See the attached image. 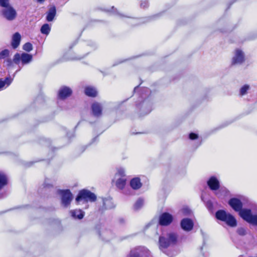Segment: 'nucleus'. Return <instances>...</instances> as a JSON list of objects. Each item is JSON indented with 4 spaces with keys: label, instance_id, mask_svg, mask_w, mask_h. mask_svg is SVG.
Segmentation results:
<instances>
[{
    "label": "nucleus",
    "instance_id": "nucleus-1",
    "mask_svg": "<svg viewBox=\"0 0 257 257\" xmlns=\"http://www.w3.org/2000/svg\"><path fill=\"white\" fill-rule=\"evenodd\" d=\"M229 205L236 212H238L240 217L247 223L257 226V204L250 202L249 206L251 208H242L243 204L237 198H230L228 202Z\"/></svg>",
    "mask_w": 257,
    "mask_h": 257
},
{
    "label": "nucleus",
    "instance_id": "nucleus-2",
    "mask_svg": "<svg viewBox=\"0 0 257 257\" xmlns=\"http://www.w3.org/2000/svg\"><path fill=\"white\" fill-rule=\"evenodd\" d=\"M136 101V111L139 116L148 114L153 109V98L150 89L144 88L139 92Z\"/></svg>",
    "mask_w": 257,
    "mask_h": 257
},
{
    "label": "nucleus",
    "instance_id": "nucleus-3",
    "mask_svg": "<svg viewBox=\"0 0 257 257\" xmlns=\"http://www.w3.org/2000/svg\"><path fill=\"white\" fill-rule=\"evenodd\" d=\"M178 237V234L176 233L171 231L163 233L159 237V243L160 249L170 257L175 256L177 254V252L167 250V248L177 244Z\"/></svg>",
    "mask_w": 257,
    "mask_h": 257
},
{
    "label": "nucleus",
    "instance_id": "nucleus-4",
    "mask_svg": "<svg viewBox=\"0 0 257 257\" xmlns=\"http://www.w3.org/2000/svg\"><path fill=\"white\" fill-rule=\"evenodd\" d=\"M32 59L33 56L31 54L23 53L20 55L18 53H16L13 57V62L15 64L19 65V69L14 73L13 77H15V74L22 69L23 66L29 64Z\"/></svg>",
    "mask_w": 257,
    "mask_h": 257
},
{
    "label": "nucleus",
    "instance_id": "nucleus-5",
    "mask_svg": "<svg viewBox=\"0 0 257 257\" xmlns=\"http://www.w3.org/2000/svg\"><path fill=\"white\" fill-rule=\"evenodd\" d=\"M216 218L222 221L225 222L230 227H235L237 225L235 217L229 213H227L224 210H219L215 213Z\"/></svg>",
    "mask_w": 257,
    "mask_h": 257
},
{
    "label": "nucleus",
    "instance_id": "nucleus-6",
    "mask_svg": "<svg viewBox=\"0 0 257 257\" xmlns=\"http://www.w3.org/2000/svg\"><path fill=\"white\" fill-rule=\"evenodd\" d=\"M126 179L125 178V171L124 169L119 168L117 169V172L115 174L113 182L115 181V184L116 187L122 190L124 188L126 184Z\"/></svg>",
    "mask_w": 257,
    "mask_h": 257
},
{
    "label": "nucleus",
    "instance_id": "nucleus-7",
    "mask_svg": "<svg viewBox=\"0 0 257 257\" xmlns=\"http://www.w3.org/2000/svg\"><path fill=\"white\" fill-rule=\"evenodd\" d=\"M57 193L61 196V205L65 208L69 206L73 200V195L69 189H58Z\"/></svg>",
    "mask_w": 257,
    "mask_h": 257
},
{
    "label": "nucleus",
    "instance_id": "nucleus-8",
    "mask_svg": "<svg viewBox=\"0 0 257 257\" xmlns=\"http://www.w3.org/2000/svg\"><path fill=\"white\" fill-rule=\"evenodd\" d=\"M75 200L77 202L82 200L85 202H94L96 200V196L89 190L83 189L79 192Z\"/></svg>",
    "mask_w": 257,
    "mask_h": 257
},
{
    "label": "nucleus",
    "instance_id": "nucleus-9",
    "mask_svg": "<svg viewBox=\"0 0 257 257\" xmlns=\"http://www.w3.org/2000/svg\"><path fill=\"white\" fill-rule=\"evenodd\" d=\"M117 14L120 18L125 17V18H130V21L127 22V23H128L129 24L133 26H138V25H141L142 24L149 22L151 20L153 19L154 18H155L156 17H158L160 15V14H157V15H155L151 16V17H146V18H142V19H137V18H131L128 16H124V15H123L121 14H119V13H117Z\"/></svg>",
    "mask_w": 257,
    "mask_h": 257
},
{
    "label": "nucleus",
    "instance_id": "nucleus-10",
    "mask_svg": "<svg viewBox=\"0 0 257 257\" xmlns=\"http://www.w3.org/2000/svg\"><path fill=\"white\" fill-rule=\"evenodd\" d=\"M150 254L149 250L145 246H137L131 250L126 257H143L149 256Z\"/></svg>",
    "mask_w": 257,
    "mask_h": 257
},
{
    "label": "nucleus",
    "instance_id": "nucleus-11",
    "mask_svg": "<svg viewBox=\"0 0 257 257\" xmlns=\"http://www.w3.org/2000/svg\"><path fill=\"white\" fill-rule=\"evenodd\" d=\"M1 13L5 19L10 22L14 21L17 17V13L12 6L3 9Z\"/></svg>",
    "mask_w": 257,
    "mask_h": 257
},
{
    "label": "nucleus",
    "instance_id": "nucleus-12",
    "mask_svg": "<svg viewBox=\"0 0 257 257\" xmlns=\"http://www.w3.org/2000/svg\"><path fill=\"white\" fill-rule=\"evenodd\" d=\"M72 89L69 87L63 86L60 87L58 93V98L64 100L71 95Z\"/></svg>",
    "mask_w": 257,
    "mask_h": 257
},
{
    "label": "nucleus",
    "instance_id": "nucleus-13",
    "mask_svg": "<svg viewBox=\"0 0 257 257\" xmlns=\"http://www.w3.org/2000/svg\"><path fill=\"white\" fill-rule=\"evenodd\" d=\"M244 61V54L243 52L239 50L236 49L234 55L232 59V65L241 64Z\"/></svg>",
    "mask_w": 257,
    "mask_h": 257
},
{
    "label": "nucleus",
    "instance_id": "nucleus-14",
    "mask_svg": "<svg viewBox=\"0 0 257 257\" xmlns=\"http://www.w3.org/2000/svg\"><path fill=\"white\" fill-rule=\"evenodd\" d=\"M180 226L183 230L188 232L193 229L194 223L191 219L185 218L181 220Z\"/></svg>",
    "mask_w": 257,
    "mask_h": 257
},
{
    "label": "nucleus",
    "instance_id": "nucleus-15",
    "mask_svg": "<svg viewBox=\"0 0 257 257\" xmlns=\"http://www.w3.org/2000/svg\"><path fill=\"white\" fill-rule=\"evenodd\" d=\"M173 221V216L167 212L162 213L159 217V224L163 226H167Z\"/></svg>",
    "mask_w": 257,
    "mask_h": 257
},
{
    "label": "nucleus",
    "instance_id": "nucleus-16",
    "mask_svg": "<svg viewBox=\"0 0 257 257\" xmlns=\"http://www.w3.org/2000/svg\"><path fill=\"white\" fill-rule=\"evenodd\" d=\"M42 186V188H41L38 190V192L42 194H47L54 190L53 185L49 183L48 179L45 180Z\"/></svg>",
    "mask_w": 257,
    "mask_h": 257
},
{
    "label": "nucleus",
    "instance_id": "nucleus-17",
    "mask_svg": "<svg viewBox=\"0 0 257 257\" xmlns=\"http://www.w3.org/2000/svg\"><path fill=\"white\" fill-rule=\"evenodd\" d=\"M209 189L212 191L217 190L220 187V183L216 177L211 176L207 182Z\"/></svg>",
    "mask_w": 257,
    "mask_h": 257
},
{
    "label": "nucleus",
    "instance_id": "nucleus-18",
    "mask_svg": "<svg viewBox=\"0 0 257 257\" xmlns=\"http://www.w3.org/2000/svg\"><path fill=\"white\" fill-rule=\"evenodd\" d=\"M99 235L102 240L108 241L111 239L113 237L114 235L112 231L106 228H103L99 232Z\"/></svg>",
    "mask_w": 257,
    "mask_h": 257
},
{
    "label": "nucleus",
    "instance_id": "nucleus-19",
    "mask_svg": "<svg viewBox=\"0 0 257 257\" xmlns=\"http://www.w3.org/2000/svg\"><path fill=\"white\" fill-rule=\"evenodd\" d=\"M92 114L96 117H99L102 115V107L101 105L97 102H94L91 105Z\"/></svg>",
    "mask_w": 257,
    "mask_h": 257
},
{
    "label": "nucleus",
    "instance_id": "nucleus-20",
    "mask_svg": "<svg viewBox=\"0 0 257 257\" xmlns=\"http://www.w3.org/2000/svg\"><path fill=\"white\" fill-rule=\"evenodd\" d=\"M21 36L19 33H15L12 37L11 46L14 49H17L20 45Z\"/></svg>",
    "mask_w": 257,
    "mask_h": 257
},
{
    "label": "nucleus",
    "instance_id": "nucleus-21",
    "mask_svg": "<svg viewBox=\"0 0 257 257\" xmlns=\"http://www.w3.org/2000/svg\"><path fill=\"white\" fill-rule=\"evenodd\" d=\"M71 216L74 219H82L85 215V212L81 209H75L70 211Z\"/></svg>",
    "mask_w": 257,
    "mask_h": 257
},
{
    "label": "nucleus",
    "instance_id": "nucleus-22",
    "mask_svg": "<svg viewBox=\"0 0 257 257\" xmlns=\"http://www.w3.org/2000/svg\"><path fill=\"white\" fill-rule=\"evenodd\" d=\"M56 15V9L55 6L50 7L47 13L46 20L48 22H52L54 19Z\"/></svg>",
    "mask_w": 257,
    "mask_h": 257
},
{
    "label": "nucleus",
    "instance_id": "nucleus-23",
    "mask_svg": "<svg viewBox=\"0 0 257 257\" xmlns=\"http://www.w3.org/2000/svg\"><path fill=\"white\" fill-rule=\"evenodd\" d=\"M130 186L134 190L140 189L142 186L140 179L138 177L132 179L130 181Z\"/></svg>",
    "mask_w": 257,
    "mask_h": 257
},
{
    "label": "nucleus",
    "instance_id": "nucleus-24",
    "mask_svg": "<svg viewBox=\"0 0 257 257\" xmlns=\"http://www.w3.org/2000/svg\"><path fill=\"white\" fill-rule=\"evenodd\" d=\"M8 184V177L3 172L0 171V190L3 189Z\"/></svg>",
    "mask_w": 257,
    "mask_h": 257
},
{
    "label": "nucleus",
    "instance_id": "nucleus-25",
    "mask_svg": "<svg viewBox=\"0 0 257 257\" xmlns=\"http://www.w3.org/2000/svg\"><path fill=\"white\" fill-rule=\"evenodd\" d=\"M13 77L11 78V77H7L5 78L4 80L2 78L0 79V89L3 88L4 86L6 85L7 87L9 86L13 80Z\"/></svg>",
    "mask_w": 257,
    "mask_h": 257
},
{
    "label": "nucleus",
    "instance_id": "nucleus-26",
    "mask_svg": "<svg viewBox=\"0 0 257 257\" xmlns=\"http://www.w3.org/2000/svg\"><path fill=\"white\" fill-rule=\"evenodd\" d=\"M85 94L90 97H95L97 95V91L96 89L92 87H86L85 88Z\"/></svg>",
    "mask_w": 257,
    "mask_h": 257
},
{
    "label": "nucleus",
    "instance_id": "nucleus-27",
    "mask_svg": "<svg viewBox=\"0 0 257 257\" xmlns=\"http://www.w3.org/2000/svg\"><path fill=\"white\" fill-rule=\"evenodd\" d=\"M103 205L105 209H111L114 207V205L111 199H103Z\"/></svg>",
    "mask_w": 257,
    "mask_h": 257
},
{
    "label": "nucleus",
    "instance_id": "nucleus-28",
    "mask_svg": "<svg viewBox=\"0 0 257 257\" xmlns=\"http://www.w3.org/2000/svg\"><path fill=\"white\" fill-rule=\"evenodd\" d=\"M250 89V86L248 84H245L242 86L239 89V95L242 96L247 94L248 91Z\"/></svg>",
    "mask_w": 257,
    "mask_h": 257
},
{
    "label": "nucleus",
    "instance_id": "nucleus-29",
    "mask_svg": "<svg viewBox=\"0 0 257 257\" xmlns=\"http://www.w3.org/2000/svg\"><path fill=\"white\" fill-rule=\"evenodd\" d=\"M51 30V28L48 24H44L41 28L40 31L42 34L48 35Z\"/></svg>",
    "mask_w": 257,
    "mask_h": 257
},
{
    "label": "nucleus",
    "instance_id": "nucleus-30",
    "mask_svg": "<svg viewBox=\"0 0 257 257\" xmlns=\"http://www.w3.org/2000/svg\"><path fill=\"white\" fill-rule=\"evenodd\" d=\"M144 205V200L142 198L138 199L134 205V209L138 210L140 209Z\"/></svg>",
    "mask_w": 257,
    "mask_h": 257
},
{
    "label": "nucleus",
    "instance_id": "nucleus-31",
    "mask_svg": "<svg viewBox=\"0 0 257 257\" xmlns=\"http://www.w3.org/2000/svg\"><path fill=\"white\" fill-rule=\"evenodd\" d=\"M201 198L202 200L204 201L205 206L209 210V211H210V212H212L213 211V205L212 202L210 200H208L206 201L204 200L202 197H201Z\"/></svg>",
    "mask_w": 257,
    "mask_h": 257
},
{
    "label": "nucleus",
    "instance_id": "nucleus-32",
    "mask_svg": "<svg viewBox=\"0 0 257 257\" xmlns=\"http://www.w3.org/2000/svg\"><path fill=\"white\" fill-rule=\"evenodd\" d=\"M10 55V51L8 49H4L0 52V59H4L8 57Z\"/></svg>",
    "mask_w": 257,
    "mask_h": 257
},
{
    "label": "nucleus",
    "instance_id": "nucleus-33",
    "mask_svg": "<svg viewBox=\"0 0 257 257\" xmlns=\"http://www.w3.org/2000/svg\"><path fill=\"white\" fill-rule=\"evenodd\" d=\"M23 49L27 51V52H30L33 49V45L31 43L28 42L25 43L23 46Z\"/></svg>",
    "mask_w": 257,
    "mask_h": 257
},
{
    "label": "nucleus",
    "instance_id": "nucleus-34",
    "mask_svg": "<svg viewBox=\"0 0 257 257\" xmlns=\"http://www.w3.org/2000/svg\"><path fill=\"white\" fill-rule=\"evenodd\" d=\"M10 0H0V7L3 9L11 6L9 3Z\"/></svg>",
    "mask_w": 257,
    "mask_h": 257
},
{
    "label": "nucleus",
    "instance_id": "nucleus-35",
    "mask_svg": "<svg viewBox=\"0 0 257 257\" xmlns=\"http://www.w3.org/2000/svg\"><path fill=\"white\" fill-rule=\"evenodd\" d=\"M40 144L44 145L47 147H49L51 144V142L48 139H46L45 138H42L40 140Z\"/></svg>",
    "mask_w": 257,
    "mask_h": 257
},
{
    "label": "nucleus",
    "instance_id": "nucleus-36",
    "mask_svg": "<svg viewBox=\"0 0 257 257\" xmlns=\"http://www.w3.org/2000/svg\"><path fill=\"white\" fill-rule=\"evenodd\" d=\"M140 7L142 8H147L149 7V2L148 0H140Z\"/></svg>",
    "mask_w": 257,
    "mask_h": 257
},
{
    "label": "nucleus",
    "instance_id": "nucleus-37",
    "mask_svg": "<svg viewBox=\"0 0 257 257\" xmlns=\"http://www.w3.org/2000/svg\"><path fill=\"white\" fill-rule=\"evenodd\" d=\"M236 232L239 235H241V236H244L246 233V230L243 227L238 228L236 230Z\"/></svg>",
    "mask_w": 257,
    "mask_h": 257
},
{
    "label": "nucleus",
    "instance_id": "nucleus-38",
    "mask_svg": "<svg viewBox=\"0 0 257 257\" xmlns=\"http://www.w3.org/2000/svg\"><path fill=\"white\" fill-rule=\"evenodd\" d=\"M181 212L184 215H189L191 213V210L188 207H184L181 209Z\"/></svg>",
    "mask_w": 257,
    "mask_h": 257
},
{
    "label": "nucleus",
    "instance_id": "nucleus-39",
    "mask_svg": "<svg viewBox=\"0 0 257 257\" xmlns=\"http://www.w3.org/2000/svg\"><path fill=\"white\" fill-rule=\"evenodd\" d=\"M198 137V135L194 133H191L189 135V138L192 140H196Z\"/></svg>",
    "mask_w": 257,
    "mask_h": 257
},
{
    "label": "nucleus",
    "instance_id": "nucleus-40",
    "mask_svg": "<svg viewBox=\"0 0 257 257\" xmlns=\"http://www.w3.org/2000/svg\"><path fill=\"white\" fill-rule=\"evenodd\" d=\"M5 63H6V65L8 67H10L12 66L13 62V60H12L11 59H7L5 61Z\"/></svg>",
    "mask_w": 257,
    "mask_h": 257
},
{
    "label": "nucleus",
    "instance_id": "nucleus-41",
    "mask_svg": "<svg viewBox=\"0 0 257 257\" xmlns=\"http://www.w3.org/2000/svg\"><path fill=\"white\" fill-rule=\"evenodd\" d=\"M89 45H90L93 50L96 49L97 47V44L94 42H90V44H89Z\"/></svg>",
    "mask_w": 257,
    "mask_h": 257
},
{
    "label": "nucleus",
    "instance_id": "nucleus-42",
    "mask_svg": "<svg viewBox=\"0 0 257 257\" xmlns=\"http://www.w3.org/2000/svg\"><path fill=\"white\" fill-rule=\"evenodd\" d=\"M66 136H67V137L69 139L72 138L74 137V134L73 133H68V132H67L66 133Z\"/></svg>",
    "mask_w": 257,
    "mask_h": 257
},
{
    "label": "nucleus",
    "instance_id": "nucleus-43",
    "mask_svg": "<svg viewBox=\"0 0 257 257\" xmlns=\"http://www.w3.org/2000/svg\"><path fill=\"white\" fill-rule=\"evenodd\" d=\"M98 136H96V137H94V138H93V139L91 140V141L90 143L89 144V145H90L91 144H92V143H93L94 142H95V141H97V140H98Z\"/></svg>",
    "mask_w": 257,
    "mask_h": 257
},
{
    "label": "nucleus",
    "instance_id": "nucleus-44",
    "mask_svg": "<svg viewBox=\"0 0 257 257\" xmlns=\"http://www.w3.org/2000/svg\"><path fill=\"white\" fill-rule=\"evenodd\" d=\"M7 196V193L6 192H3L0 193V199L4 198Z\"/></svg>",
    "mask_w": 257,
    "mask_h": 257
},
{
    "label": "nucleus",
    "instance_id": "nucleus-45",
    "mask_svg": "<svg viewBox=\"0 0 257 257\" xmlns=\"http://www.w3.org/2000/svg\"><path fill=\"white\" fill-rule=\"evenodd\" d=\"M84 56H83V57H75V58H72V60H80L81 59H82L83 58H84Z\"/></svg>",
    "mask_w": 257,
    "mask_h": 257
},
{
    "label": "nucleus",
    "instance_id": "nucleus-46",
    "mask_svg": "<svg viewBox=\"0 0 257 257\" xmlns=\"http://www.w3.org/2000/svg\"><path fill=\"white\" fill-rule=\"evenodd\" d=\"M139 89V85L135 87V88L134 89V92H136Z\"/></svg>",
    "mask_w": 257,
    "mask_h": 257
},
{
    "label": "nucleus",
    "instance_id": "nucleus-47",
    "mask_svg": "<svg viewBox=\"0 0 257 257\" xmlns=\"http://www.w3.org/2000/svg\"><path fill=\"white\" fill-rule=\"evenodd\" d=\"M87 147V146H83L81 148L82 149V152H84L85 151V150L86 149Z\"/></svg>",
    "mask_w": 257,
    "mask_h": 257
},
{
    "label": "nucleus",
    "instance_id": "nucleus-48",
    "mask_svg": "<svg viewBox=\"0 0 257 257\" xmlns=\"http://www.w3.org/2000/svg\"><path fill=\"white\" fill-rule=\"evenodd\" d=\"M45 0H37V1L39 3H42Z\"/></svg>",
    "mask_w": 257,
    "mask_h": 257
},
{
    "label": "nucleus",
    "instance_id": "nucleus-49",
    "mask_svg": "<svg viewBox=\"0 0 257 257\" xmlns=\"http://www.w3.org/2000/svg\"><path fill=\"white\" fill-rule=\"evenodd\" d=\"M228 124V123L226 124L223 125H222L221 127H224V126H227Z\"/></svg>",
    "mask_w": 257,
    "mask_h": 257
},
{
    "label": "nucleus",
    "instance_id": "nucleus-50",
    "mask_svg": "<svg viewBox=\"0 0 257 257\" xmlns=\"http://www.w3.org/2000/svg\"><path fill=\"white\" fill-rule=\"evenodd\" d=\"M124 193H125V194H129V193H127L124 192Z\"/></svg>",
    "mask_w": 257,
    "mask_h": 257
},
{
    "label": "nucleus",
    "instance_id": "nucleus-51",
    "mask_svg": "<svg viewBox=\"0 0 257 257\" xmlns=\"http://www.w3.org/2000/svg\"><path fill=\"white\" fill-rule=\"evenodd\" d=\"M201 144V142H200L199 144H198V146H199Z\"/></svg>",
    "mask_w": 257,
    "mask_h": 257
}]
</instances>
